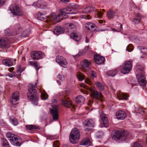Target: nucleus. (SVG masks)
Masks as SVG:
<instances>
[{
	"label": "nucleus",
	"mask_w": 147,
	"mask_h": 147,
	"mask_svg": "<svg viewBox=\"0 0 147 147\" xmlns=\"http://www.w3.org/2000/svg\"><path fill=\"white\" fill-rule=\"evenodd\" d=\"M37 86V84L34 86L31 85L28 88V92L27 94L28 98L30 100L32 103L35 105L38 104V97L36 95L37 91L35 87Z\"/></svg>",
	"instance_id": "f257e3e1"
},
{
	"label": "nucleus",
	"mask_w": 147,
	"mask_h": 147,
	"mask_svg": "<svg viewBox=\"0 0 147 147\" xmlns=\"http://www.w3.org/2000/svg\"><path fill=\"white\" fill-rule=\"evenodd\" d=\"M80 137V134L79 130L76 128L73 129L69 136L70 142L73 144H76Z\"/></svg>",
	"instance_id": "f03ea898"
},
{
	"label": "nucleus",
	"mask_w": 147,
	"mask_h": 147,
	"mask_svg": "<svg viewBox=\"0 0 147 147\" xmlns=\"http://www.w3.org/2000/svg\"><path fill=\"white\" fill-rule=\"evenodd\" d=\"M129 136V132L127 131H117L114 134L112 138L114 140L125 141Z\"/></svg>",
	"instance_id": "7ed1b4c3"
},
{
	"label": "nucleus",
	"mask_w": 147,
	"mask_h": 147,
	"mask_svg": "<svg viewBox=\"0 0 147 147\" xmlns=\"http://www.w3.org/2000/svg\"><path fill=\"white\" fill-rule=\"evenodd\" d=\"M9 9L11 11L13 15L15 16H21L24 13L23 11L15 4L10 5Z\"/></svg>",
	"instance_id": "20e7f679"
},
{
	"label": "nucleus",
	"mask_w": 147,
	"mask_h": 147,
	"mask_svg": "<svg viewBox=\"0 0 147 147\" xmlns=\"http://www.w3.org/2000/svg\"><path fill=\"white\" fill-rule=\"evenodd\" d=\"M132 63L129 61H125L121 68V72L125 74L128 73L130 71L132 67Z\"/></svg>",
	"instance_id": "39448f33"
},
{
	"label": "nucleus",
	"mask_w": 147,
	"mask_h": 147,
	"mask_svg": "<svg viewBox=\"0 0 147 147\" xmlns=\"http://www.w3.org/2000/svg\"><path fill=\"white\" fill-rule=\"evenodd\" d=\"M9 140L11 144L17 146H21L22 142V140L20 137L16 135Z\"/></svg>",
	"instance_id": "423d86ee"
},
{
	"label": "nucleus",
	"mask_w": 147,
	"mask_h": 147,
	"mask_svg": "<svg viewBox=\"0 0 147 147\" xmlns=\"http://www.w3.org/2000/svg\"><path fill=\"white\" fill-rule=\"evenodd\" d=\"M100 119L102 127H107L109 125V121L106 115L102 112L100 114Z\"/></svg>",
	"instance_id": "0eeeda50"
},
{
	"label": "nucleus",
	"mask_w": 147,
	"mask_h": 147,
	"mask_svg": "<svg viewBox=\"0 0 147 147\" xmlns=\"http://www.w3.org/2000/svg\"><path fill=\"white\" fill-rule=\"evenodd\" d=\"M56 62L60 65L62 67H66L67 62L63 56L58 55L56 58Z\"/></svg>",
	"instance_id": "6e6552de"
},
{
	"label": "nucleus",
	"mask_w": 147,
	"mask_h": 147,
	"mask_svg": "<svg viewBox=\"0 0 147 147\" xmlns=\"http://www.w3.org/2000/svg\"><path fill=\"white\" fill-rule=\"evenodd\" d=\"M137 81L139 84L142 86H145L146 85V80L145 76L142 74H139L136 76Z\"/></svg>",
	"instance_id": "1a4fd4ad"
},
{
	"label": "nucleus",
	"mask_w": 147,
	"mask_h": 147,
	"mask_svg": "<svg viewBox=\"0 0 147 147\" xmlns=\"http://www.w3.org/2000/svg\"><path fill=\"white\" fill-rule=\"evenodd\" d=\"M33 5L36 7L41 9L45 8L47 7V3L43 0H38L34 2Z\"/></svg>",
	"instance_id": "9d476101"
},
{
	"label": "nucleus",
	"mask_w": 147,
	"mask_h": 147,
	"mask_svg": "<svg viewBox=\"0 0 147 147\" xmlns=\"http://www.w3.org/2000/svg\"><path fill=\"white\" fill-rule=\"evenodd\" d=\"M52 108L55 109H51L50 110V112L53 117V120H57L58 118L57 107L56 105H53Z\"/></svg>",
	"instance_id": "9b49d317"
},
{
	"label": "nucleus",
	"mask_w": 147,
	"mask_h": 147,
	"mask_svg": "<svg viewBox=\"0 0 147 147\" xmlns=\"http://www.w3.org/2000/svg\"><path fill=\"white\" fill-rule=\"evenodd\" d=\"M31 57L34 60H38L42 58V53L40 51H33L31 54Z\"/></svg>",
	"instance_id": "f8f14e48"
},
{
	"label": "nucleus",
	"mask_w": 147,
	"mask_h": 147,
	"mask_svg": "<svg viewBox=\"0 0 147 147\" xmlns=\"http://www.w3.org/2000/svg\"><path fill=\"white\" fill-rule=\"evenodd\" d=\"M19 94L18 92L16 91L13 93L11 100V102L13 105H15L18 103L17 102L19 99Z\"/></svg>",
	"instance_id": "ddd939ff"
},
{
	"label": "nucleus",
	"mask_w": 147,
	"mask_h": 147,
	"mask_svg": "<svg viewBox=\"0 0 147 147\" xmlns=\"http://www.w3.org/2000/svg\"><path fill=\"white\" fill-rule=\"evenodd\" d=\"M94 59L96 63L99 65L105 61L104 57L98 55L94 56Z\"/></svg>",
	"instance_id": "4468645a"
},
{
	"label": "nucleus",
	"mask_w": 147,
	"mask_h": 147,
	"mask_svg": "<svg viewBox=\"0 0 147 147\" xmlns=\"http://www.w3.org/2000/svg\"><path fill=\"white\" fill-rule=\"evenodd\" d=\"M117 119H118L123 120L126 117L125 113L123 111H117L115 114Z\"/></svg>",
	"instance_id": "2eb2a0df"
},
{
	"label": "nucleus",
	"mask_w": 147,
	"mask_h": 147,
	"mask_svg": "<svg viewBox=\"0 0 147 147\" xmlns=\"http://www.w3.org/2000/svg\"><path fill=\"white\" fill-rule=\"evenodd\" d=\"M10 41L7 39H0V47L5 48H8L9 47Z\"/></svg>",
	"instance_id": "dca6fc26"
},
{
	"label": "nucleus",
	"mask_w": 147,
	"mask_h": 147,
	"mask_svg": "<svg viewBox=\"0 0 147 147\" xmlns=\"http://www.w3.org/2000/svg\"><path fill=\"white\" fill-rule=\"evenodd\" d=\"M61 102L62 104L66 107L72 108L73 109L75 108V106L73 105L70 101L63 99L61 101Z\"/></svg>",
	"instance_id": "f3484780"
},
{
	"label": "nucleus",
	"mask_w": 147,
	"mask_h": 147,
	"mask_svg": "<svg viewBox=\"0 0 147 147\" xmlns=\"http://www.w3.org/2000/svg\"><path fill=\"white\" fill-rule=\"evenodd\" d=\"M84 124L85 127H93L95 125V123L92 119H87L85 121Z\"/></svg>",
	"instance_id": "a211bd4d"
},
{
	"label": "nucleus",
	"mask_w": 147,
	"mask_h": 147,
	"mask_svg": "<svg viewBox=\"0 0 147 147\" xmlns=\"http://www.w3.org/2000/svg\"><path fill=\"white\" fill-rule=\"evenodd\" d=\"M90 64V62L87 59H84V61L81 63V66L83 68L86 70L89 69V66Z\"/></svg>",
	"instance_id": "6ab92c4d"
},
{
	"label": "nucleus",
	"mask_w": 147,
	"mask_h": 147,
	"mask_svg": "<svg viewBox=\"0 0 147 147\" xmlns=\"http://www.w3.org/2000/svg\"><path fill=\"white\" fill-rule=\"evenodd\" d=\"M141 16L138 14H137L134 18L132 22L135 24H138L141 21Z\"/></svg>",
	"instance_id": "aec40b11"
},
{
	"label": "nucleus",
	"mask_w": 147,
	"mask_h": 147,
	"mask_svg": "<svg viewBox=\"0 0 147 147\" xmlns=\"http://www.w3.org/2000/svg\"><path fill=\"white\" fill-rule=\"evenodd\" d=\"M53 30L54 33L57 35L63 33L64 31L63 28L60 27H55Z\"/></svg>",
	"instance_id": "412c9836"
},
{
	"label": "nucleus",
	"mask_w": 147,
	"mask_h": 147,
	"mask_svg": "<svg viewBox=\"0 0 147 147\" xmlns=\"http://www.w3.org/2000/svg\"><path fill=\"white\" fill-rule=\"evenodd\" d=\"M117 96L119 100H126L128 98L127 96L121 92H119L117 94Z\"/></svg>",
	"instance_id": "4be33fe9"
},
{
	"label": "nucleus",
	"mask_w": 147,
	"mask_h": 147,
	"mask_svg": "<svg viewBox=\"0 0 147 147\" xmlns=\"http://www.w3.org/2000/svg\"><path fill=\"white\" fill-rule=\"evenodd\" d=\"M72 11V8L69 7L62 9L61 10L62 13H66L67 14H74V13H73L72 12H70Z\"/></svg>",
	"instance_id": "5701e85b"
},
{
	"label": "nucleus",
	"mask_w": 147,
	"mask_h": 147,
	"mask_svg": "<svg viewBox=\"0 0 147 147\" xmlns=\"http://www.w3.org/2000/svg\"><path fill=\"white\" fill-rule=\"evenodd\" d=\"M90 140L88 138H85L83 139L81 141L80 145L83 146L90 145Z\"/></svg>",
	"instance_id": "b1692460"
},
{
	"label": "nucleus",
	"mask_w": 147,
	"mask_h": 147,
	"mask_svg": "<svg viewBox=\"0 0 147 147\" xmlns=\"http://www.w3.org/2000/svg\"><path fill=\"white\" fill-rule=\"evenodd\" d=\"M92 94L94 98H95L96 99L100 97H102V94L101 92H98L96 90L92 91Z\"/></svg>",
	"instance_id": "393cba45"
},
{
	"label": "nucleus",
	"mask_w": 147,
	"mask_h": 147,
	"mask_svg": "<svg viewBox=\"0 0 147 147\" xmlns=\"http://www.w3.org/2000/svg\"><path fill=\"white\" fill-rule=\"evenodd\" d=\"M96 26L94 24L91 22H88L86 24L85 28L86 29L90 30V29L94 28Z\"/></svg>",
	"instance_id": "a878e982"
},
{
	"label": "nucleus",
	"mask_w": 147,
	"mask_h": 147,
	"mask_svg": "<svg viewBox=\"0 0 147 147\" xmlns=\"http://www.w3.org/2000/svg\"><path fill=\"white\" fill-rule=\"evenodd\" d=\"M22 72V71L20 69V67L17 68L16 72H14L13 74L17 78H19L21 76V73Z\"/></svg>",
	"instance_id": "bb28decb"
},
{
	"label": "nucleus",
	"mask_w": 147,
	"mask_h": 147,
	"mask_svg": "<svg viewBox=\"0 0 147 147\" xmlns=\"http://www.w3.org/2000/svg\"><path fill=\"white\" fill-rule=\"evenodd\" d=\"M115 15V13L113 11L109 10L107 12V16L109 18H113Z\"/></svg>",
	"instance_id": "cd10ccee"
},
{
	"label": "nucleus",
	"mask_w": 147,
	"mask_h": 147,
	"mask_svg": "<svg viewBox=\"0 0 147 147\" xmlns=\"http://www.w3.org/2000/svg\"><path fill=\"white\" fill-rule=\"evenodd\" d=\"M76 102L83 103L85 101L84 97L81 95H79L76 97L75 99Z\"/></svg>",
	"instance_id": "c85d7f7f"
},
{
	"label": "nucleus",
	"mask_w": 147,
	"mask_h": 147,
	"mask_svg": "<svg viewBox=\"0 0 147 147\" xmlns=\"http://www.w3.org/2000/svg\"><path fill=\"white\" fill-rule=\"evenodd\" d=\"M3 63L4 65L8 66H11L13 65L12 62L9 59H4L3 60Z\"/></svg>",
	"instance_id": "c756f323"
},
{
	"label": "nucleus",
	"mask_w": 147,
	"mask_h": 147,
	"mask_svg": "<svg viewBox=\"0 0 147 147\" xmlns=\"http://www.w3.org/2000/svg\"><path fill=\"white\" fill-rule=\"evenodd\" d=\"M70 36L73 39L77 42H78L80 40V37H78L76 33H72L71 34Z\"/></svg>",
	"instance_id": "7c9ffc66"
},
{
	"label": "nucleus",
	"mask_w": 147,
	"mask_h": 147,
	"mask_svg": "<svg viewBox=\"0 0 147 147\" xmlns=\"http://www.w3.org/2000/svg\"><path fill=\"white\" fill-rule=\"evenodd\" d=\"M117 73V70L115 69L113 70H110L107 72V75L111 76L113 77Z\"/></svg>",
	"instance_id": "2f4dec72"
},
{
	"label": "nucleus",
	"mask_w": 147,
	"mask_h": 147,
	"mask_svg": "<svg viewBox=\"0 0 147 147\" xmlns=\"http://www.w3.org/2000/svg\"><path fill=\"white\" fill-rule=\"evenodd\" d=\"M138 49L141 51V52L144 55H147V48L142 46H139Z\"/></svg>",
	"instance_id": "473e14b6"
},
{
	"label": "nucleus",
	"mask_w": 147,
	"mask_h": 147,
	"mask_svg": "<svg viewBox=\"0 0 147 147\" xmlns=\"http://www.w3.org/2000/svg\"><path fill=\"white\" fill-rule=\"evenodd\" d=\"M95 9L94 8H92L90 7H88L83 9V12L84 13H90L91 11H95Z\"/></svg>",
	"instance_id": "72a5a7b5"
},
{
	"label": "nucleus",
	"mask_w": 147,
	"mask_h": 147,
	"mask_svg": "<svg viewBox=\"0 0 147 147\" xmlns=\"http://www.w3.org/2000/svg\"><path fill=\"white\" fill-rule=\"evenodd\" d=\"M26 127L27 130H30L38 129V126L33 125H27Z\"/></svg>",
	"instance_id": "f704fd0d"
},
{
	"label": "nucleus",
	"mask_w": 147,
	"mask_h": 147,
	"mask_svg": "<svg viewBox=\"0 0 147 147\" xmlns=\"http://www.w3.org/2000/svg\"><path fill=\"white\" fill-rule=\"evenodd\" d=\"M29 63L31 65H34L36 69L37 70L39 69V67L38 66V62L34 61H29Z\"/></svg>",
	"instance_id": "c9c22d12"
},
{
	"label": "nucleus",
	"mask_w": 147,
	"mask_h": 147,
	"mask_svg": "<svg viewBox=\"0 0 147 147\" xmlns=\"http://www.w3.org/2000/svg\"><path fill=\"white\" fill-rule=\"evenodd\" d=\"M96 84L100 90L102 91L104 90V86L100 82L97 81L96 82Z\"/></svg>",
	"instance_id": "e433bc0d"
},
{
	"label": "nucleus",
	"mask_w": 147,
	"mask_h": 147,
	"mask_svg": "<svg viewBox=\"0 0 147 147\" xmlns=\"http://www.w3.org/2000/svg\"><path fill=\"white\" fill-rule=\"evenodd\" d=\"M51 17L50 18L51 20H53L54 21L57 22L60 21V20L58 21L57 20L58 18H59L58 17V15L57 16H56L55 13H52L51 14Z\"/></svg>",
	"instance_id": "4c0bfd02"
},
{
	"label": "nucleus",
	"mask_w": 147,
	"mask_h": 147,
	"mask_svg": "<svg viewBox=\"0 0 147 147\" xmlns=\"http://www.w3.org/2000/svg\"><path fill=\"white\" fill-rule=\"evenodd\" d=\"M41 94V98L42 99L45 100L48 97V95L45 92L42 91L41 90L40 91Z\"/></svg>",
	"instance_id": "58836bf2"
},
{
	"label": "nucleus",
	"mask_w": 147,
	"mask_h": 147,
	"mask_svg": "<svg viewBox=\"0 0 147 147\" xmlns=\"http://www.w3.org/2000/svg\"><path fill=\"white\" fill-rule=\"evenodd\" d=\"M10 121L14 125H17L18 124V122L17 119L14 118H10Z\"/></svg>",
	"instance_id": "ea45409f"
},
{
	"label": "nucleus",
	"mask_w": 147,
	"mask_h": 147,
	"mask_svg": "<svg viewBox=\"0 0 147 147\" xmlns=\"http://www.w3.org/2000/svg\"><path fill=\"white\" fill-rule=\"evenodd\" d=\"M45 18V16L43 14L39 13H38L37 19L38 20L42 21Z\"/></svg>",
	"instance_id": "a19ab883"
},
{
	"label": "nucleus",
	"mask_w": 147,
	"mask_h": 147,
	"mask_svg": "<svg viewBox=\"0 0 147 147\" xmlns=\"http://www.w3.org/2000/svg\"><path fill=\"white\" fill-rule=\"evenodd\" d=\"M77 76L78 79L80 81H82L84 79V76L81 73L78 74L77 75Z\"/></svg>",
	"instance_id": "79ce46f5"
},
{
	"label": "nucleus",
	"mask_w": 147,
	"mask_h": 147,
	"mask_svg": "<svg viewBox=\"0 0 147 147\" xmlns=\"http://www.w3.org/2000/svg\"><path fill=\"white\" fill-rule=\"evenodd\" d=\"M66 13H63L61 11V14H58V17H61V19L63 18H66L68 17V15Z\"/></svg>",
	"instance_id": "37998d69"
},
{
	"label": "nucleus",
	"mask_w": 147,
	"mask_h": 147,
	"mask_svg": "<svg viewBox=\"0 0 147 147\" xmlns=\"http://www.w3.org/2000/svg\"><path fill=\"white\" fill-rule=\"evenodd\" d=\"M90 74V77L92 79H93L94 78H96L97 76L96 73L94 71H91Z\"/></svg>",
	"instance_id": "c03bdc74"
},
{
	"label": "nucleus",
	"mask_w": 147,
	"mask_h": 147,
	"mask_svg": "<svg viewBox=\"0 0 147 147\" xmlns=\"http://www.w3.org/2000/svg\"><path fill=\"white\" fill-rule=\"evenodd\" d=\"M2 145L4 147L6 146H10L8 141L5 139H3V140Z\"/></svg>",
	"instance_id": "a18cd8bd"
},
{
	"label": "nucleus",
	"mask_w": 147,
	"mask_h": 147,
	"mask_svg": "<svg viewBox=\"0 0 147 147\" xmlns=\"http://www.w3.org/2000/svg\"><path fill=\"white\" fill-rule=\"evenodd\" d=\"M15 135L9 132L7 133L6 134L7 137L8 138H10V139L12 138V137H13Z\"/></svg>",
	"instance_id": "49530a36"
},
{
	"label": "nucleus",
	"mask_w": 147,
	"mask_h": 147,
	"mask_svg": "<svg viewBox=\"0 0 147 147\" xmlns=\"http://www.w3.org/2000/svg\"><path fill=\"white\" fill-rule=\"evenodd\" d=\"M133 50L132 45H129L127 47L126 50L129 52L132 51Z\"/></svg>",
	"instance_id": "de8ad7c7"
},
{
	"label": "nucleus",
	"mask_w": 147,
	"mask_h": 147,
	"mask_svg": "<svg viewBox=\"0 0 147 147\" xmlns=\"http://www.w3.org/2000/svg\"><path fill=\"white\" fill-rule=\"evenodd\" d=\"M132 147H142V146L140 143L136 142L134 143Z\"/></svg>",
	"instance_id": "09e8293b"
},
{
	"label": "nucleus",
	"mask_w": 147,
	"mask_h": 147,
	"mask_svg": "<svg viewBox=\"0 0 147 147\" xmlns=\"http://www.w3.org/2000/svg\"><path fill=\"white\" fill-rule=\"evenodd\" d=\"M59 143L58 141H56L53 142V147H59Z\"/></svg>",
	"instance_id": "8fccbe9b"
},
{
	"label": "nucleus",
	"mask_w": 147,
	"mask_h": 147,
	"mask_svg": "<svg viewBox=\"0 0 147 147\" xmlns=\"http://www.w3.org/2000/svg\"><path fill=\"white\" fill-rule=\"evenodd\" d=\"M5 33L7 36H11V33L10 30L9 29L6 30L5 31Z\"/></svg>",
	"instance_id": "3c124183"
},
{
	"label": "nucleus",
	"mask_w": 147,
	"mask_h": 147,
	"mask_svg": "<svg viewBox=\"0 0 147 147\" xmlns=\"http://www.w3.org/2000/svg\"><path fill=\"white\" fill-rule=\"evenodd\" d=\"M96 12L97 13V14L98 16L99 17H101L103 14V13L101 11H96Z\"/></svg>",
	"instance_id": "603ef678"
},
{
	"label": "nucleus",
	"mask_w": 147,
	"mask_h": 147,
	"mask_svg": "<svg viewBox=\"0 0 147 147\" xmlns=\"http://www.w3.org/2000/svg\"><path fill=\"white\" fill-rule=\"evenodd\" d=\"M69 27L71 29L75 28L76 27V26L72 23H70L69 24Z\"/></svg>",
	"instance_id": "864d4df0"
},
{
	"label": "nucleus",
	"mask_w": 147,
	"mask_h": 147,
	"mask_svg": "<svg viewBox=\"0 0 147 147\" xmlns=\"http://www.w3.org/2000/svg\"><path fill=\"white\" fill-rule=\"evenodd\" d=\"M71 7L73 8H78L79 7V5L78 4H73L71 5Z\"/></svg>",
	"instance_id": "5fc2aeb1"
},
{
	"label": "nucleus",
	"mask_w": 147,
	"mask_h": 147,
	"mask_svg": "<svg viewBox=\"0 0 147 147\" xmlns=\"http://www.w3.org/2000/svg\"><path fill=\"white\" fill-rule=\"evenodd\" d=\"M57 78L60 80H63L64 79V76L61 75H59L57 76Z\"/></svg>",
	"instance_id": "6e6d98bb"
},
{
	"label": "nucleus",
	"mask_w": 147,
	"mask_h": 147,
	"mask_svg": "<svg viewBox=\"0 0 147 147\" xmlns=\"http://www.w3.org/2000/svg\"><path fill=\"white\" fill-rule=\"evenodd\" d=\"M89 46H87L86 47H85L84 49L85 51H84L83 52H81L82 55H84L85 53V51H87L88 50V49L89 48Z\"/></svg>",
	"instance_id": "4d7b16f0"
},
{
	"label": "nucleus",
	"mask_w": 147,
	"mask_h": 147,
	"mask_svg": "<svg viewBox=\"0 0 147 147\" xmlns=\"http://www.w3.org/2000/svg\"><path fill=\"white\" fill-rule=\"evenodd\" d=\"M80 86L82 87H83V88L87 89V87L86 86V85H85V84L82 83L80 84Z\"/></svg>",
	"instance_id": "13d9d810"
},
{
	"label": "nucleus",
	"mask_w": 147,
	"mask_h": 147,
	"mask_svg": "<svg viewBox=\"0 0 147 147\" xmlns=\"http://www.w3.org/2000/svg\"><path fill=\"white\" fill-rule=\"evenodd\" d=\"M85 82L86 83L88 84L89 85H91V82L88 78L85 80Z\"/></svg>",
	"instance_id": "bf43d9fd"
},
{
	"label": "nucleus",
	"mask_w": 147,
	"mask_h": 147,
	"mask_svg": "<svg viewBox=\"0 0 147 147\" xmlns=\"http://www.w3.org/2000/svg\"><path fill=\"white\" fill-rule=\"evenodd\" d=\"M52 102L53 103H57V100L55 99V98H53L52 100Z\"/></svg>",
	"instance_id": "052dcab7"
},
{
	"label": "nucleus",
	"mask_w": 147,
	"mask_h": 147,
	"mask_svg": "<svg viewBox=\"0 0 147 147\" xmlns=\"http://www.w3.org/2000/svg\"><path fill=\"white\" fill-rule=\"evenodd\" d=\"M61 1L64 3H67L69 2V0H61Z\"/></svg>",
	"instance_id": "680f3d73"
},
{
	"label": "nucleus",
	"mask_w": 147,
	"mask_h": 147,
	"mask_svg": "<svg viewBox=\"0 0 147 147\" xmlns=\"http://www.w3.org/2000/svg\"><path fill=\"white\" fill-rule=\"evenodd\" d=\"M4 3V0H0V5L2 4H3Z\"/></svg>",
	"instance_id": "e2e57ef3"
},
{
	"label": "nucleus",
	"mask_w": 147,
	"mask_h": 147,
	"mask_svg": "<svg viewBox=\"0 0 147 147\" xmlns=\"http://www.w3.org/2000/svg\"><path fill=\"white\" fill-rule=\"evenodd\" d=\"M90 16L89 15H88L87 16H85L84 18H85L87 19H91V18L89 17Z\"/></svg>",
	"instance_id": "0e129e2a"
},
{
	"label": "nucleus",
	"mask_w": 147,
	"mask_h": 147,
	"mask_svg": "<svg viewBox=\"0 0 147 147\" xmlns=\"http://www.w3.org/2000/svg\"><path fill=\"white\" fill-rule=\"evenodd\" d=\"M14 69V68L13 67H11L9 69V70L10 72H12L13 71Z\"/></svg>",
	"instance_id": "69168bd1"
},
{
	"label": "nucleus",
	"mask_w": 147,
	"mask_h": 147,
	"mask_svg": "<svg viewBox=\"0 0 147 147\" xmlns=\"http://www.w3.org/2000/svg\"><path fill=\"white\" fill-rule=\"evenodd\" d=\"M85 41L86 43H88L89 42V39L87 37H86Z\"/></svg>",
	"instance_id": "338daca9"
},
{
	"label": "nucleus",
	"mask_w": 147,
	"mask_h": 147,
	"mask_svg": "<svg viewBox=\"0 0 147 147\" xmlns=\"http://www.w3.org/2000/svg\"><path fill=\"white\" fill-rule=\"evenodd\" d=\"M98 22H99L100 23V24H102L103 22V21L102 20H99V21H98Z\"/></svg>",
	"instance_id": "774afa93"
}]
</instances>
